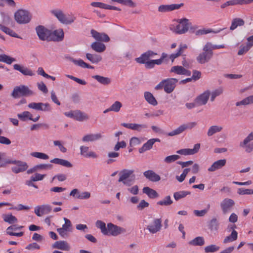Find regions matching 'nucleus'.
<instances>
[{"label":"nucleus","mask_w":253,"mask_h":253,"mask_svg":"<svg viewBox=\"0 0 253 253\" xmlns=\"http://www.w3.org/2000/svg\"><path fill=\"white\" fill-rule=\"evenodd\" d=\"M96 226L99 228L101 233L104 235L117 236L121 233L126 232V230L112 223L106 224L101 220H97L95 223Z\"/></svg>","instance_id":"1"},{"label":"nucleus","mask_w":253,"mask_h":253,"mask_svg":"<svg viewBox=\"0 0 253 253\" xmlns=\"http://www.w3.org/2000/svg\"><path fill=\"white\" fill-rule=\"evenodd\" d=\"M133 169H124L119 173V182H122L124 185L128 186L133 184L135 180V175L133 174Z\"/></svg>","instance_id":"2"},{"label":"nucleus","mask_w":253,"mask_h":253,"mask_svg":"<svg viewBox=\"0 0 253 253\" xmlns=\"http://www.w3.org/2000/svg\"><path fill=\"white\" fill-rule=\"evenodd\" d=\"M34 94V92L31 90L27 86L20 85L14 87L11 93V96L14 98H18L21 96H32Z\"/></svg>","instance_id":"3"},{"label":"nucleus","mask_w":253,"mask_h":253,"mask_svg":"<svg viewBox=\"0 0 253 253\" xmlns=\"http://www.w3.org/2000/svg\"><path fill=\"white\" fill-rule=\"evenodd\" d=\"M51 12L62 24L69 25L73 23L76 19L74 15L66 16L62 10L59 9L52 10Z\"/></svg>","instance_id":"4"},{"label":"nucleus","mask_w":253,"mask_h":253,"mask_svg":"<svg viewBox=\"0 0 253 253\" xmlns=\"http://www.w3.org/2000/svg\"><path fill=\"white\" fill-rule=\"evenodd\" d=\"M178 23L175 26L173 25L170 27L171 31L177 34H183L188 30L190 23L187 19L183 18L178 20Z\"/></svg>","instance_id":"5"},{"label":"nucleus","mask_w":253,"mask_h":253,"mask_svg":"<svg viewBox=\"0 0 253 253\" xmlns=\"http://www.w3.org/2000/svg\"><path fill=\"white\" fill-rule=\"evenodd\" d=\"M15 21L19 24H26L30 22L31 16L29 12L25 10L20 9L14 14Z\"/></svg>","instance_id":"6"},{"label":"nucleus","mask_w":253,"mask_h":253,"mask_svg":"<svg viewBox=\"0 0 253 253\" xmlns=\"http://www.w3.org/2000/svg\"><path fill=\"white\" fill-rule=\"evenodd\" d=\"M65 223L61 228L57 229V231L60 236L63 238H67L69 233L72 232V224L70 220L67 218H63Z\"/></svg>","instance_id":"7"},{"label":"nucleus","mask_w":253,"mask_h":253,"mask_svg":"<svg viewBox=\"0 0 253 253\" xmlns=\"http://www.w3.org/2000/svg\"><path fill=\"white\" fill-rule=\"evenodd\" d=\"M203 51L196 57L197 61L201 64L208 62L213 56V52L211 51L205 44L203 47Z\"/></svg>","instance_id":"8"},{"label":"nucleus","mask_w":253,"mask_h":253,"mask_svg":"<svg viewBox=\"0 0 253 253\" xmlns=\"http://www.w3.org/2000/svg\"><path fill=\"white\" fill-rule=\"evenodd\" d=\"M6 163L14 164L16 166L11 168V170L14 173H19L25 171L28 168L27 163L25 162L17 160H6Z\"/></svg>","instance_id":"9"},{"label":"nucleus","mask_w":253,"mask_h":253,"mask_svg":"<svg viewBox=\"0 0 253 253\" xmlns=\"http://www.w3.org/2000/svg\"><path fill=\"white\" fill-rule=\"evenodd\" d=\"M197 125V123L195 122H189L187 124H184L180 125L178 127L176 128L175 129L169 132L168 133V135L170 136H172L174 135H178L186 129H191L195 127Z\"/></svg>","instance_id":"10"},{"label":"nucleus","mask_w":253,"mask_h":253,"mask_svg":"<svg viewBox=\"0 0 253 253\" xmlns=\"http://www.w3.org/2000/svg\"><path fill=\"white\" fill-rule=\"evenodd\" d=\"M162 227V220L161 218H154L147 225V229L150 233L155 234L159 232Z\"/></svg>","instance_id":"11"},{"label":"nucleus","mask_w":253,"mask_h":253,"mask_svg":"<svg viewBox=\"0 0 253 253\" xmlns=\"http://www.w3.org/2000/svg\"><path fill=\"white\" fill-rule=\"evenodd\" d=\"M36 31L40 40L49 42L51 30L43 26L40 25L36 28Z\"/></svg>","instance_id":"12"},{"label":"nucleus","mask_w":253,"mask_h":253,"mask_svg":"<svg viewBox=\"0 0 253 253\" xmlns=\"http://www.w3.org/2000/svg\"><path fill=\"white\" fill-rule=\"evenodd\" d=\"M252 140H253V131L249 134L243 141L240 143L239 146L241 148H245L246 152L251 153L253 150V143H250Z\"/></svg>","instance_id":"13"},{"label":"nucleus","mask_w":253,"mask_h":253,"mask_svg":"<svg viewBox=\"0 0 253 253\" xmlns=\"http://www.w3.org/2000/svg\"><path fill=\"white\" fill-rule=\"evenodd\" d=\"M29 108L33 109L38 111L49 112L51 110L50 104L48 103H43L42 102H31L28 105Z\"/></svg>","instance_id":"14"},{"label":"nucleus","mask_w":253,"mask_h":253,"mask_svg":"<svg viewBox=\"0 0 253 253\" xmlns=\"http://www.w3.org/2000/svg\"><path fill=\"white\" fill-rule=\"evenodd\" d=\"M178 80L175 78H169L163 80L164 83V90L167 93L172 92L176 86Z\"/></svg>","instance_id":"15"},{"label":"nucleus","mask_w":253,"mask_h":253,"mask_svg":"<svg viewBox=\"0 0 253 253\" xmlns=\"http://www.w3.org/2000/svg\"><path fill=\"white\" fill-rule=\"evenodd\" d=\"M234 205L235 202L232 199L225 198L223 200L220 204L223 214H226L229 212Z\"/></svg>","instance_id":"16"},{"label":"nucleus","mask_w":253,"mask_h":253,"mask_svg":"<svg viewBox=\"0 0 253 253\" xmlns=\"http://www.w3.org/2000/svg\"><path fill=\"white\" fill-rule=\"evenodd\" d=\"M121 125L127 128L135 130L139 132L145 131L148 128V125L146 124L124 123H122Z\"/></svg>","instance_id":"17"},{"label":"nucleus","mask_w":253,"mask_h":253,"mask_svg":"<svg viewBox=\"0 0 253 253\" xmlns=\"http://www.w3.org/2000/svg\"><path fill=\"white\" fill-rule=\"evenodd\" d=\"M52 210V207L47 204L37 206L35 208V213L38 216L48 214Z\"/></svg>","instance_id":"18"},{"label":"nucleus","mask_w":253,"mask_h":253,"mask_svg":"<svg viewBox=\"0 0 253 253\" xmlns=\"http://www.w3.org/2000/svg\"><path fill=\"white\" fill-rule=\"evenodd\" d=\"M183 5V3L180 4H163L159 6L158 11L162 13L167 12L175 9H178Z\"/></svg>","instance_id":"19"},{"label":"nucleus","mask_w":253,"mask_h":253,"mask_svg":"<svg viewBox=\"0 0 253 253\" xmlns=\"http://www.w3.org/2000/svg\"><path fill=\"white\" fill-rule=\"evenodd\" d=\"M210 94L211 93L209 90H206L204 93L197 96L195 99L197 106L206 104L209 100Z\"/></svg>","instance_id":"20"},{"label":"nucleus","mask_w":253,"mask_h":253,"mask_svg":"<svg viewBox=\"0 0 253 253\" xmlns=\"http://www.w3.org/2000/svg\"><path fill=\"white\" fill-rule=\"evenodd\" d=\"M64 39V32L62 29H59L50 32L49 41L61 42Z\"/></svg>","instance_id":"21"},{"label":"nucleus","mask_w":253,"mask_h":253,"mask_svg":"<svg viewBox=\"0 0 253 253\" xmlns=\"http://www.w3.org/2000/svg\"><path fill=\"white\" fill-rule=\"evenodd\" d=\"M200 148V144L197 143L194 145L193 149H182L176 151L177 154L183 155H191L197 153Z\"/></svg>","instance_id":"22"},{"label":"nucleus","mask_w":253,"mask_h":253,"mask_svg":"<svg viewBox=\"0 0 253 253\" xmlns=\"http://www.w3.org/2000/svg\"><path fill=\"white\" fill-rule=\"evenodd\" d=\"M92 37L97 41L108 42L110 41L109 36L103 33H99L94 30L90 31Z\"/></svg>","instance_id":"23"},{"label":"nucleus","mask_w":253,"mask_h":253,"mask_svg":"<svg viewBox=\"0 0 253 253\" xmlns=\"http://www.w3.org/2000/svg\"><path fill=\"white\" fill-rule=\"evenodd\" d=\"M143 175L147 179L152 182H158L161 179L160 176L152 170L144 171Z\"/></svg>","instance_id":"24"},{"label":"nucleus","mask_w":253,"mask_h":253,"mask_svg":"<svg viewBox=\"0 0 253 253\" xmlns=\"http://www.w3.org/2000/svg\"><path fill=\"white\" fill-rule=\"evenodd\" d=\"M226 163V159H221L214 162L212 165L208 169V171L213 172L217 169H221Z\"/></svg>","instance_id":"25"},{"label":"nucleus","mask_w":253,"mask_h":253,"mask_svg":"<svg viewBox=\"0 0 253 253\" xmlns=\"http://www.w3.org/2000/svg\"><path fill=\"white\" fill-rule=\"evenodd\" d=\"M53 249H57L62 251H69L70 247L65 241H58L55 242L52 246Z\"/></svg>","instance_id":"26"},{"label":"nucleus","mask_w":253,"mask_h":253,"mask_svg":"<svg viewBox=\"0 0 253 253\" xmlns=\"http://www.w3.org/2000/svg\"><path fill=\"white\" fill-rule=\"evenodd\" d=\"M102 137V135L101 133H98L96 134H88L84 135L82 141L83 142H93L100 139Z\"/></svg>","instance_id":"27"},{"label":"nucleus","mask_w":253,"mask_h":253,"mask_svg":"<svg viewBox=\"0 0 253 253\" xmlns=\"http://www.w3.org/2000/svg\"><path fill=\"white\" fill-rule=\"evenodd\" d=\"M13 68L14 70L19 71L23 75L25 76H32L35 75L30 69L17 64L13 65Z\"/></svg>","instance_id":"28"},{"label":"nucleus","mask_w":253,"mask_h":253,"mask_svg":"<svg viewBox=\"0 0 253 253\" xmlns=\"http://www.w3.org/2000/svg\"><path fill=\"white\" fill-rule=\"evenodd\" d=\"M90 47L93 50L98 53L103 52L106 49V46L104 43L97 42H92Z\"/></svg>","instance_id":"29"},{"label":"nucleus","mask_w":253,"mask_h":253,"mask_svg":"<svg viewBox=\"0 0 253 253\" xmlns=\"http://www.w3.org/2000/svg\"><path fill=\"white\" fill-rule=\"evenodd\" d=\"M50 162L51 163L61 165L66 168H72L73 167L72 164L68 161L60 158H54L51 160Z\"/></svg>","instance_id":"30"},{"label":"nucleus","mask_w":253,"mask_h":253,"mask_svg":"<svg viewBox=\"0 0 253 253\" xmlns=\"http://www.w3.org/2000/svg\"><path fill=\"white\" fill-rule=\"evenodd\" d=\"M209 228L213 232H217L219 228V223L217 219L213 217L209 223Z\"/></svg>","instance_id":"31"},{"label":"nucleus","mask_w":253,"mask_h":253,"mask_svg":"<svg viewBox=\"0 0 253 253\" xmlns=\"http://www.w3.org/2000/svg\"><path fill=\"white\" fill-rule=\"evenodd\" d=\"M92 78L96 80L100 84L104 85H108L111 82V80L109 78L100 75H94L93 76Z\"/></svg>","instance_id":"32"},{"label":"nucleus","mask_w":253,"mask_h":253,"mask_svg":"<svg viewBox=\"0 0 253 253\" xmlns=\"http://www.w3.org/2000/svg\"><path fill=\"white\" fill-rule=\"evenodd\" d=\"M145 100L151 105L153 106H156L158 102L153 96V95L150 92L146 91L144 94Z\"/></svg>","instance_id":"33"},{"label":"nucleus","mask_w":253,"mask_h":253,"mask_svg":"<svg viewBox=\"0 0 253 253\" xmlns=\"http://www.w3.org/2000/svg\"><path fill=\"white\" fill-rule=\"evenodd\" d=\"M142 190L143 192L147 194V195L150 198L153 199L159 196L158 193L156 190L150 188L149 187H144Z\"/></svg>","instance_id":"34"},{"label":"nucleus","mask_w":253,"mask_h":253,"mask_svg":"<svg viewBox=\"0 0 253 253\" xmlns=\"http://www.w3.org/2000/svg\"><path fill=\"white\" fill-rule=\"evenodd\" d=\"M70 61L72 62L75 65L79 66L84 68L93 69V67L86 63L82 59H75L73 58L70 59Z\"/></svg>","instance_id":"35"},{"label":"nucleus","mask_w":253,"mask_h":253,"mask_svg":"<svg viewBox=\"0 0 253 253\" xmlns=\"http://www.w3.org/2000/svg\"><path fill=\"white\" fill-rule=\"evenodd\" d=\"M86 58L92 63H98L102 60V57L100 55L96 54H91L87 53L86 54Z\"/></svg>","instance_id":"36"},{"label":"nucleus","mask_w":253,"mask_h":253,"mask_svg":"<svg viewBox=\"0 0 253 253\" xmlns=\"http://www.w3.org/2000/svg\"><path fill=\"white\" fill-rule=\"evenodd\" d=\"M0 30L4 32L5 34L10 36L11 37L19 39H22L13 30L9 29L8 27L4 26V25L1 24H0Z\"/></svg>","instance_id":"37"},{"label":"nucleus","mask_w":253,"mask_h":253,"mask_svg":"<svg viewBox=\"0 0 253 253\" xmlns=\"http://www.w3.org/2000/svg\"><path fill=\"white\" fill-rule=\"evenodd\" d=\"M238 238V232L236 230H233L231 232L230 235L226 236L223 240V243L224 244H227L228 243L233 242L236 241Z\"/></svg>","instance_id":"38"},{"label":"nucleus","mask_w":253,"mask_h":253,"mask_svg":"<svg viewBox=\"0 0 253 253\" xmlns=\"http://www.w3.org/2000/svg\"><path fill=\"white\" fill-rule=\"evenodd\" d=\"M222 129L223 127L220 126H212L209 127L207 135L208 136H211L215 133L220 132Z\"/></svg>","instance_id":"39"},{"label":"nucleus","mask_w":253,"mask_h":253,"mask_svg":"<svg viewBox=\"0 0 253 253\" xmlns=\"http://www.w3.org/2000/svg\"><path fill=\"white\" fill-rule=\"evenodd\" d=\"M74 119L78 121H83L88 119V116L87 114L83 113L79 110L75 111V114L74 115Z\"/></svg>","instance_id":"40"},{"label":"nucleus","mask_w":253,"mask_h":253,"mask_svg":"<svg viewBox=\"0 0 253 253\" xmlns=\"http://www.w3.org/2000/svg\"><path fill=\"white\" fill-rule=\"evenodd\" d=\"M245 24V21L241 18H236L233 19L230 30H234L238 26H242Z\"/></svg>","instance_id":"41"},{"label":"nucleus","mask_w":253,"mask_h":253,"mask_svg":"<svg viewBox=\"0 0 253 253\" xmlns=\"http://www.w3.org/2000/svg\"><path fill=\"white\" fill-rule=\"evenodd\" d=\"M189 244L194 246H202L205 244V240L203 237H197L189 242Z\"/></svg>","instance_id":"42"},{"label":"nucleus","mask_w":253,"mask_h":253,"mask_svg":"<svg viewBox=\"0 0 253 253\" xmlns=\"http://www.w3.org/2000/svg\"><path fill=\"white\" fill-rule=\"evenodd\" d=\"M36 171L50 170L53 168V166L50 164H41L35 165Z\"/></svg>","instance_id":"43"},{"label":"nucleus","mask_w":253,"mask_h":253,"mask_svg":"<svg viewBox=\"0 0 253 253\" xmlns=\"http://www.w3.org/2000/svg\"><path fill=\"white\" fill-rule=\"evenodd\" d=\"M190 192L187 191H180L174 193L173 197L176 201H178L182 198L185 197L186 196L190 195Z\"/></svg>","instance_id":"44"},{"label":"nucleus","mask_w":253,"mask_h":253,"mask_svg":"<svg viewBox=\"0 0 253 253\" xmlns=\"http://www.w3.org/2000/svg\"><path fill=\"white\" fill-rule=\"evenodd\" d=\"M252 103H253V95L244 98L241 101L236 102V105L237 106L240 105H247Z\"/></svg>","instance_id":"45"},{"label":"nucleus","mask_w":253,"mask_h":253,"mask_svg":"<svg viewBox=\"0 0 253 253\" xmlns=\"http://www.w3.org/2000/svg\"><path fill=\"white\" fill-rule=\"evenodd\" d=\"M18 118L22 121H26L27 119H32V115L29 111H24L22 113L17 114Z\"/></svg>","instance_id":"46"},{"label":"nucleus","mask_w":253,"mask_h":253,"mask_svg":"<svg viewBox=\"0 0 253 253\" xmlns=\"http://www.w3.org/2000/svg\"><path fill=\"white\" fill-rule=\"evenodd\" d=\"M153 143L152 141V140L150 139L147 141L146 143H144L142 147L139 148V152L140 153H142L146 151L150 150L153 145Z\"/></svg>","instance_id":"47"},{"label":"nucleus","mask_w":253,"mask_h":253,"mask_svg":"<svg viewBox=\"0 0 253 253\" xmlns=\"http://www.w3.org/2000/svg\"><path fill=\"white\" fill-rule=\"evenodd\" d=\"M221 30H222L221 29H220L219 30L215 31L211 29H200V30L197 31L195 32V34L197 36H200V35H206V34H208L211 33H218Z\"/></svg>","instance_id":"48"},{"label":"nucleus","mask_w":253,"mask_h":253,"mask_svg":"<svg viewBox=\"0 0 253 253\" xmlns=\"http://www.w3.org/2000/svg\"><path fill=\"white\" fill-rule=\"evenodd\" d=\"M173 203L172 200L171 199L170 196L165 197L163 200L158 201L157 203V205L161 206H168L172 204Z\"/></svg>","instance_id":"49"},{"label":"nucleus","mask_w":253,"mask_h":253,"mask_svg":"<svg viewBox=\"0 0 253 253\" xmlns=\"http://www.w3.org/2000/svg\"><path fill=\"white\" fill-rule=\"evenodd\" d=\"M15 59L6 54H0V62H3L8 64H11Z\"/></svg>","instance_id":"50"},{"label":"nucleus","mask_w":253,"mask_h":253,"mask_svg":"<svg viewBox=\"0 0 253 253\" xmlns=\"http://www.w3.org/2000/svg\"><path fill=\"white\" fill-rule=\"evenodd\" d=\"M3 220L9 224H13L17 222V219L11 214L3 215Z\"/></svg>","instance_id":"51"},{"label":"nucleus","mask_w":253,"mask_h":253,"mask_svg":"<svg viewBox=\"0 0 253 253\" xmlns=\"http://www.w3.org/2000/svg\"><path fill=\"white\" fill-rule=\"evenodd\" d=\"M32 157L42 160L48 159L49 156L45 153L42 152H34L30 154Z\"/></svg>","instance_id":"52"},{"label":"nucleus","mask_w":253,"mask_h":253,"mask_svg":"<svg viewBox=\"0 0 253 253\" xmlns=\"http://www.w3.org/2000/svg\"><path fill=\"white\" fill-rule=\"evenodd\" d=\"M180 157L178 155H172L166 157L164 162L167 164H170L180 159Z\"/></svg>","instance_id":"53"},{"label":"nucleus","mask_w":253,"mask_h":253,"mask_svg":"<svg viewBox=\"0 0 253 253\" xmlns=\"http://www.w3.org/2000/svg\"><path fill=\"white\" fill-rule=\"evenodd\" d=\"M223 92V89L222 87H219L218 88L214 90L211 93V101H213L215 98L216 97L220 95Z\"/></svg>","instance_id":"54"},{"label":"nucleus","mask_w":253,"mask_h":253,"mask_svg":"<svg viewBox=\"0 0 253 253\" xmlns=\"http://www.w3.org/2000/svg\"><path fill=\"white\" fill-rule=\"evenodd\" d=\"M122 104L119 101H116L114 103L110 106V108L112 111L115 112H118L120 111L121 108L122 107Z\"/></svg>","instance_id":"55"},{"label":"nucleus","mask_w":253,"mask_h":253,"mask_svg":"<svg viewBox=\"0 0 253 253\" xmlns=\"http://www.w3.org/2000/svg\"><path fill=\"white\" fill-rule=\"evenodd\" d=\"M184 68L181 66H174L171 67L170 72L178 75H182Z\"/></svg>","instance_id":"56"},{"label":"nucleus","mask_w":253,"mask_h":253,"mask_svg":"<svg viewBox=\"0 0 253 253\" xmlns=\"http://www.w3.org/2000/svg\"><path fill=\"white\" fill-rule=\"evenodd\" d=\"M119 156V153L118 152H111L108 153V157L109 159L107 161V164H110L113 162L115 161V160L113 159V158H116L118 157Z\"/></svg>","instance_id":"57"},{"label":"nucleus","mask_w":253,"mask_h":253,"mask_svg":"<svg viewBox=\"0 0 253 253\" xmlns=\"http://www.w3.org/2000/svg\"><path fill=\"white\" fill-rule=\"evenodd\" d=\"M219 247L215 245H211L205 248V252L207 253H214L219 250Z\"/></svg>","instance_id":"58"},{"label":"nucleus","mask_w":253,"mask_h":253,"mask_svg":"<svg viewBox=\"0 0 253 253\" xmlns=\"http://www.w3.org/2000/svg\"><path fill=\"white\" fill-rule=\"evenodd\" d=\"M13 227L12 226H9L7 227L6 230V234L10 236H14L17 237H21L23 235L24 233L23 232H20L19 233L13 232L12 231H13Z\"/></svg>","instance_id":"59"},{"label":"nucleus","mask_w":253,"mask_h":253,"mask_svg":"<svg viewBox=\"0 0 253 253\" xmlns=\"http://www.w3.org/2000/svg\"><path fill=\"white\" fill-rule=\"evenodd\" d=\"M237 193L239 195H252L253 194V190L240 188L238 189Z\"/></svg>","instance_id":"60"},{"label":"nucleus","mask_w":253,"mask_h":253,"mask_svg":"<svg viewBox=\"0 0 253 253\" xmlns=\"http://www.w3.org/2000/svg\"><path fill=\"white\" fill-rule=\"evenodd\" d=\"M206 46L208 47L209 50H211V51H212L213 49H219L224 48L225 46L223 44L221 45H213L211 42H208L206 44Z\"/></svg>","instance_id":"61"},{"label":"nucleus","mask_w":253,"mask_h":253,"mask_svg":"<svg viewBox=\"0 0 253 253\" xmlns=\"http://www.w3.org/2000/svg\"><path fill=\"white\" fill-rule=\"evenodd\" d=\"M148 59L149 58L147 57V55L145 52L143 54H142L140 57L136 58L135 60L136 62L138 63L145 64V63L147 61Z\"/></svg>","instance_id":"62"},{"label":"nucleus","mask_w":253,"mask_h":253,"mask_svg":"<svg viewBox=\"0 0 253 253\" xmlns=\"http://www.w3.org/2000/svg\"><path fill=\"white\" fill-rule=\"evenodd\" d=\"M90 197V193L88 192H83L80 193L76 196V198L79 199H87Z\"/></svg>","instance_id":"63"},{"label":"nucleus","mask_w":253,"mask_h":253,"mask_svg":"<svg viewBox=\"0 0 253 253\" xmlns=\"http://www.w3.org/2000/svg\"><path fill=\"white\" fill-rule=\"evenodd\" d=\"M1 14L2 18V23L5 25L10 24L12 22V19L9 15L5 14L4 13H1Z\"/></svg>","instance_id":"64"}]
</instances>
